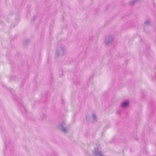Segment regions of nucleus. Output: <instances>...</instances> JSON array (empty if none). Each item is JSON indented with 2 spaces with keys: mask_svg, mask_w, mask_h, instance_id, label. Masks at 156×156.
Returning <instances> with one entry per match:
<instances>
[{
  "mask_svg": "<svg viewBox=\"0 0 156 156\" xmlns=\"http://www.w3.org/2000/svg\"><path fill=\"white\" fill-rule=\"evenodd\" d=\"M129 104V101H127L123 102L122 103V107H126Z\"/></svg>",
  "mask_w": 156,
  "mask_h": 156,
  "instance_id": "obj_1",
  "label": "nucleus"
}]
</instances>
